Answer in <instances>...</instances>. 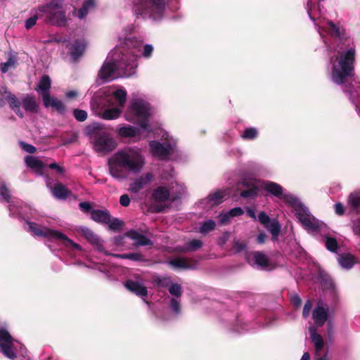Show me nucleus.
Returning a JSON list of instances; mask_svg holds the SVG:
<instances>
[{
  "mask_svg": "<svg viewBox=\"0 0 360 360\" xmlns=\"http://www.w3.org/2000/svg\"><path fill=\"white\" fill-rule=\"evenodd\" d=\"M121 60V62H117L115 59H110V56H108L99 72V77L104 82L113 80L120 76L129 77L134 72L137 65L136 56L134 53L127 60H125L122 55Z\"/></svg>",
  "mask_w": 360,
  "mask_h": 360,
  "instance_id": "5",
  "label": "nucleus"
},
{
  "mask_svg": "<svg viewBox=\"0 0 360 360\" xmlns=\"http://www.w3.org/2000/svg\"><path fill=\"white\" fill-rule=\"evenodd\" d=\"M338 262L345 269H350L355 263L354 257L349 254H342L338 257Z\"/></svg>",
  "mask_w": 360,
  "mask_h": 360,
  "instance_id": "33",
  "label": "nucleus"
},
{
  "mask_svg": "<svg viewBox=\"0 0 360 360\" xmlns=\"http://www.w3.org/2000/svg\"><path fill=\"white\" fill-rule=\"evenodd\" d=\"M126 45L128 48L134 49V51L140 53L143 48L142 56L146 58H148L151 56L153 51V47L150 44H146L143 46L141 41H138L134 39H126Z\"/></svg>",
  "mask_w": 360,
  "mask_h": 360,
  "instance_id": "17",
  "label": "nucleus"
},
{
  "mask_svg": "<svg viewBox=\"0 0 360 360\" xmlns=\"http://www.w3.org/2000/svg\"><path fill=\"white\" fill-rule=\"evenodd\" d=\"M51 79L49 76L44 75L41 78V79L37 85V88L36 89L41 95L42 98L44 97V94H46V95L49 94V91L51 88Z\"/></svg>",
  "mask_w": 360,
  "mask_h": 360,
  "instance_id": "27",
  "label": "nucleus"
},
{
  "mask_svg": "<svg viewBox=\"0 0 360 360\" xmlns=\"http://www.w3.org/2000/svg\"><path fill=\"white\" fill-rule=\"evenodd\" d=\"M153 110L150 105L141 98H133L125 115L127 120L137 123L141 129L147 132L148 129V117Z\"/></svg>",
  "mask_w": 360,
  "mask_h": 360,
  "instance_id": "6",
  "label": "nucleus"
},
{
  "mask_svg": "<svg viewBox=\"0 0 360 360\" xmlns=\"http://www.w3.org/2000/svg\"><path fill=\"white\" fill-rule=\"evenodd\" d=\"M39 11L45 13L47 20L53 25L62 26L65 24V11L62 3L58 0L53 1L46 6L39 7Z\"/></svg>",
  "mask_w": 360,
  "mask_h": 360,
  "instance_id": "11",
  "label": "nucleus"
},
{
  "mask_svg": "<svg viewBox=\"0 0 360 360\" xmlns=\"http://www.w3.org/2000/svg\"><path fill=\"white\" fill-rule=\"evenodd\" d=\"M140 133V129L130 126L127 125L122 127L119 129L118 134L120 136L124 138H131L135 137Z\"/></svg>",
  "mask_w": 360,
  "mask_h": 360,
  "instance_id": "28",
  "label": "nucleus"
},
{
  "mask_svg": "<svg viewBox=\"0 0 360 360\" xmlns=\"http://www.w3.org/2000/svg\"><path fill=\"white\" fill-rule=\"evenodd\" d=\"M94 0H86L83 6L79 10L77 11H75L74 15H77L78 18L82 19L86 15L89 10L94 7Z\"/></svg>",
  "mask_w": 360,
  "mask_h": 360,
  "instance_id": "35",
  "label": "nucleus"
},
{
  "mask_svg": "<svg viewBox=\"0 0 360 360\" xmlns=\"http://www.w3.org/2000/svg\"><path fill=\"white\" fill-rule=\"evenodd\" d=\"M328 317V308L323 307V304H319L313 311V319L318 326L324 324Z\"/></svg>",
  "mask_w": 360,
  "mask_h": 360,
  "instance_id": "20",
  "label": "nucleus"
},
{
  "mask_svg": "<svg viewBox=\"0 0 360 360\" xmlns=\"http://www.w3.org/2000/svg\"><path fill=\"white\" fill-rule=\"evenodd\" d=\"M105 224L108 225L110 229L117 231L121 229L123 225V221L117 218H112L109 215L108 220H107Z\"/></svg>",
  "mask_w": 360,
  "mask_h": 360,
  "instance_id": "40",
  "label": "nucleus"
},
{
  "mask_svg": "<svg viewBox=\"0 0 360 360\" xmlns=\"http://www.w3.org/2000/svg\"><path fill=\"white\" fill-rule=\"evenodd\" d=\"M326 32L333 37L338 39L342 44H338L335 58L331 57L330 62L333 65L331 79L338 84H342L353 75L355 60V49L350 39L345 37V30L330 20L319 21V32L323 37Z\"/></svg>",
  "mask_w": 360,
  "mask_h": 360,
  "instance_id": "1",
  "label": "nucleus"
},
{
  "mask_svg": "<svg viewBox=\"0 0 360 360\" xmlns=\"http://www.w3.org/2000/svg\"><path fill=\"white\" fill-rule=\"evenodd\" d=\"M111 255L117 258L128 259L133 261L143 260L142 255L136 252L129 254H112Z\"/></svg>",
  "mask_w": 360,
  "mask_h": 360,
  "instance_id": "38",
  "label": "nucleus"
},
{
  "mask_svg": "<svg viewBox=\"0 0 360 360\" xmlns=\"http://www.w3.org/2000/svg\"><path fill=\"white\" fill-rule=\"evenodd\" d=\"M109 213L107 211L94 210L91 213V219L97 222L105 224L108 220Z\"/></svg>",
  "mask_w": 360,
  "mask_h": 360,
  "instance_id": "34",
  "label": "nucleus"
},
{
  "mask_svg": "<svg viewBox=\"0 0 360 360\" xmlns=\"http://www.w3.org/2000/svg\"><path fill=\"white\" fill-rule=\"evenodd\" d=\"M257 136V131L255 128H248L246 129L242 137L243 139H253Z\"/></svg>",
  "mask_w": 360,
  "mask_h": 360,
  "instance_id": "45",
  "label": "nucleus"
},
{
  "mask_svg": "<svg viewBox=\"0 0 360 360\" xmlns=\"http://www.w3.org/2000/svg\"><path fill=\"white\" fill-rule=\"evenodd\" d=\"M165 10V0H139L134 4L136 15H148L153 20L162 18Z\"/></svg>",
  "mask_w": 360,
  "mask_h": 360,
  "instance_id": "8",
  "label": "nucleus"
},
{
  "mask_svg": "<svg viewBox=\"0 0 360 360\" xmlns=\"http://www.w3.org/2000/svg\"><path fill=\"white\" fill-rule=\"evenodd\" d=\"M73 114L77 120L79 122L84 121L87 117L86 112L82 110H75Z\"/></svg>",
  "mask_w": 360,
  "mask_h": 360,
  "instance_id": "46",
  "label": "nucleus"
},
{
  "mask_svg": "<svg viewBox=\"0 0 360 360\" xmlns=\"http://www.w3.org/2000/svg\"><path fill=\"white\" fill-rule=\"evenodd\" d=\"M77 92L75 90L69 91L66 93V96L69 98H72L77 96Z\"/></svg>",
  "mask_w": 360,
  "mask_h": 360,
  "instance_id": "61",
  "label": "nucleus"
},
{
  "mask_svg": "<svg viewBox=\"0 0 360 360\" xmlns=\"http://www.w3.org/2000/svg\"><path fill=\"white\" fill-rule=\"evenodd\" d=\"M86 134L89 136L96 151L108 153L116 147L115 141L110 137L106 131L98 123H94L86 127Z\"/></svg>",
  "mask_w": 360,
  "mask_h": 360,
  "instance_id": "7",
  "label": "nucleus"
},
{
  "mask_svg": "<svg viewBox=\"0 0 360 360\" xmlns=\"http://www.w3.org/2000/svg\"><path fill=\"white\" fill-rule=\"evenodd\" d=\"M0 196L6 200L10 198L9 191L4 186L0 187Z\"/></svg>",
  "mask_w": 360,
  "mask_h": 360,
  "instance_id": "51",
  "label": "nucleus"
},
{
  "mask_svg": "<svg viewBox=\"0 0 360 360\" xmlns=\"http://www.w3.org/2000/svg\"><path fill=\"white\" fill-rule=\"evenodd\" d=\"M171 307L176 313H178L179 311V310H180L179 303L175 299H172V301H171Z\"/></svg>",
  "mask_w": 360,
  "mask_h": 360,
  "instance_id": "57",
  "label": "nucleus"
},
{
  "mask_svg": "<svg viewBox=\"0 0 360 360\" xmlns=\"http://www.w3.org/2000/svg\"><path fill=\"white\" fill-rule=\"evenodd\" d=\"M243 185L247 188V189L241 192L240 195L242 197L254 198L257 195L258 186L255 181H251L250 184L244 182Z\"/></svg>",
  "mask_w": 360,
  "mask_h": 360,
  "instance_id": "29",
  "label": "nucleus"
},
{
  "mask_svg": "<svg viewBox=\"0 0 360 360\" xmlns=\"http://www.w3.org/2000/svg\"><path fill=\"white\" fill-rule=\"evenodd\" d=\"M245 245L243 243H240L239 242H236V248L238 250L240 251L245 248Z\"/></svg>",
  "mask_w": 360,
  "mask_h": 360,
  "instance_id": "64",
  "label": "nucleus"
},
{
  "mask_svg": "<svg viewBox=\"0 0 360 360\" xmlns=\"http://www.w3.org/2000/svg\"><path fill=\"white\" fill-rule=\"evenodd\" d=\"M291 301L295 306H300L302 302L301 299L297 295H295L291 297Z\"/></svg>",
  "mask_w": 360,
  "mask_h": 360,
  "instance_id": "59",
  "label": "nucleus"
},
{
  "mask_svg": "<svg viewBox=\"0 0 360 360\" xmlns=\"http://www.w3.org/2000/svg\"><path fill=\"white\" fill-rule=\"evenodd\" d=\"M0 351L6 357L13 359L17 354L23 356H25L27 351L17 340L12 338L8 331L0 330Z\"/></svg>",
  "mask_w": 360,
  "mask_h": 360,
  "instance_id": "10",
  "label": "nucleus"
},
{
  "mask_svg": "<svg viewBox=\"0 0 360 360\" xmlns=\"http://www.w3.org/2000/svg\"><path fill=\"white\" fill-rule=\"evenodd\" d=\"M162 137L166 141L163 143H160L156 141H151L150 143V147L153 154L160 159H166L167 155L173 151L175 146V142L172 140H169V135L167 132L162 131Z\"/></svg>",
  "mask_w": 360,
  "mask_h": 360,
  "instance_id": "12",
  "label": "nucleus"
},
{
  "mask_svg": "<svg viewBox=\"0 0 360 360\" xmlns=\"http://www.w3.org/2000/svg\"><path fill=\"white\" fill-rule=\"evenodd\" d=\"M169 197V191L165 187L160 186L153 192V198L157 201L164 202Z\"/></svg>",
  "mask_w": 360,
  "mask_h": 360,
  "instance_id": "32",
  "label": "nucleus"
},
{
  "mask_svg": "<svg viewBox=\"0 0 360 360\" xmlns=\"http://www.w3.org/2000/svg\"><path fill=\"white\" fill-rule=\"evenodd\" d=\"M51 192L56 198L61 200L67 198L71 194V191L60 183L56 184Z\"/></svg>",
  "mask_w": 360,
  "mask_h": 360,
  "instance_id": "25",
  "label": "nucleus"
},
{
  "mask_svg": "<svg viewBox=\"0 0 360 360\" xmlns=\"http://www.w3.org/2000/svg\"><path fill=\"white\" fill-rule=\"evenodd\" d=\"M0 95L3 97V100H6L11 108L20 117H23L22 112L20 110L21 103L18 100L16 96L9 91H8L6 87L0 86Z\"/></svg>",
  "mask_w": 360,
  "mask_h": 360,
  "instance_id": "16",
  "label": "nucleus"
},
{
  "mask_svg": "<svg viewBox=\"0 0 360 360\" xmlns=\"http://www.w3.org/2000/svg\"><path fill=\"white\" fill-rule=\"evenodd\" d=\"M120 203L124 207L129 206L130 203V198L127 195H122L120 198Z\"/></svg>",
  "mask_w": 360,
  "mask_h": 360,
  "instance_id": "52",
  "label": "nucleus"
},
{
  "mask_svg": "<svg viewBox=\"0 0 360 360\" xmlns=\"http://www.w3.org/2000/svg\"><path fill=\"white\" fill-rule=\"evenodd\" d=\"M126 237L134 240V245L137 246H146L152 245V243L149 238L134 230L129 231L123 236L115 237L114 238V242L117 245H124L123 240Z\"/></svg>",
  "mask_w": 360,
  "mask_h": 360,
  "instance_id": "13",
  "label": "nucleus"
},
{
  "mask_svg": "<svg viewBox=\"0 0 360 360\" xmlns=\"http://www.w3.org/2000/svg\"><path fill=\"white\" fill-rule=\"evenodd\" d=\"M42 100L46 108L51 107L60 112L65 111V106L63 103L58 99L51 97L50 94H44Z\"/></svg>",
  "mask_w": 360,
  "mask_h": 360,
  "instance_id": "22",
  "label": "nucleus"
},
{
  "mask_svg": "<svg viewBox=\"0 0 360 360\" xmlns=\"http://www.w3.org/2000/svg\"><path fill=\"white\" fill-rule=\"evenodd\" d=\"M250 262H252L259 267L263 269H272L274 268V265L269 260L267 256L261 252H255L252 254V260Z\"/></svg>",
  "mask_w": 360,
  "mask_h": 360,
  "instance_id": "18",
  "label": "nucleus"
},
{
  "mask_svg": "<svg viewBox=\"0 0 360 360\" xmlns=\"http://www.w3.org/2000/svg\"><path fill=\"white\" fill-rule=\"evenodd\" d=\"M229 215L231 218L237 216H240L243 214V210L240 207H235L229 211Z\"/></svg>",
  "mask_w": 360,
  "mask_h": 360,
  "instance_id": "50",
  "label": "nucleus"
},
{
  "mask_svg": "<svg viewBox=\"0 0 360 360\" xmlns=\"http://www.w3.org/2000/svg\"><path fill=\"white\" fill-rule=\"evenodd\" d=\"M348 205L354 210L360 207V191H354L349 195Z\"/></svg>",
  "mask_w": 360,
  "mask_h": 360,
  "instance_id": "37",
  "label": "nucleus"
},
{
  "mask_svg": "<svg viewBox=\"0 0 360 360\" xmlns=\"http://www.w3.org/2000/svg\"><path fill=\"white\" fill-rule=\"evenodd\" d=\"M266 238V235L264 233H260L257 238V240L259 243H264L265 242Z\"/></svg>",
  "mask_w": 360,
  "mask_h": 360,
  "instance_id": "60",
  "label": "nucleus"
},
{
  "mask_svg": "<svg viewBox=\"0 0 360 360\" xmlns=\"http://www.w3.org/2000/svg\"><path fill=\"white\" fill-rule=\"evenodd\" d=\"M309 332L316 351H321L323 347V341L322 337L320 335L316 333V329L314 328V327H310Z\"/></svg>",
  "mask_w": 360,
  "mask_h": 360,
  "instance_id": "31",
  "label": "nucleus"
},
{
  "mask_svg": "<svg viewBox=\"0 0 360 360\" xmlns=\"http://www.w3.org/2000/svg\"><path fill=\"white\" fill-rule=\"evenodd\" d=\"M125 287L136 295L145 297L148 294L147 288L141 283L134 281H127Z\"/></svg>",
  "mask_w": 360,
  "mask_h": 360,
  "instance_id": "21",
  "label": "nucleus"
},
{
  "mask_svg": "<svg viewBox=\"0 0 360 360\" xmlns=\"http://www.w3.org/2000/svg\"><path fill=\"white\" fill-rule=\"evenodd\" d=\"M326 248L331 252H335L338 248L336 239L333 237L328 236V235L326 236Z\"/></svg>",
  "mask_w": 360,
  "mask_h": 360,
  "instance_id": "41",
  "label": "nucleus"
},
{
  "mask_svg": "<svg viewBox=\"0 0 360 360\" xmlns=\"http://www.w3.org/2000/svg\"><path fill=\"white\" fill-rule=\"evenodd\" d=\"M49 167L51 169H55L56 172L59 174H63L64 173V169L60 167L59 165H58L56 162L51 163L49 165Z\"/></svg>",
  "mask_w": 360,
  "mask_h": 360,
  "instance_id": "54",
  "label": "nucleus"
},
{
  "mask_svg": "<svg viewBox=\"0 0 360 360\" xmlns=\"http://www.w3.org/2000/svg\"><path fill=\"white\" fill-rule=\"evenodd\" d=\"M25 161L27 167L34 169L36 172L41 173L44 165L38 158L27 156Z\"/></svg>",
  "mask_w": 360,
  "mask_h": 360,
  "instance_id": "26",
  "label": "nucleus"
},
{
  "mask_svg": "<svg viewBox=\"0 0 360 360\" xmlns=\"http://www.w3.org/2000/svg\"><path fill=\"white\" fill-rule=\"evenodd\" d=\"M81 233L92 244L95 245L99 251H103L101 240L95 235L93 231L86 227L80 229Z\"/></svg>",
  "mask_w": 360,
  "mask_h": 360,
  "instance_id": "23",
  "label": "nucleus"
},
{
  "mask_svg": "<svg viewBox=\"0 0 360 360\" xmlns=\"http://www.w3.org/2000/svg\"><path fill=\"white\" fill-rule=\"evenodd\" d=\"M127 93L115 86L103 88L93 98L91 105L95 112L105 120L120 117L126 103Z\"/></svg>",
  "mask_w": 360,
  "mask_h": 360,
  "instance_id": "2",
  "label": "nucleus"
},
{
  "mask_svg": "<svg viewBox=\"0 0 360 360\" xmlns=\"http://www.w3.org/2000/svg\"><path fill=\"white\" fill-rule=\"evenodd\" d=\"M264 188L273 195L288 202L296 210V216L302 224L309 231H320L321 224L302 208L300 201L289 193H283V188L274 182L266 181L263 183Z\"/></svg>",
  "mask_w": 360,
  "mask_h": 360,
  "instance_id": "4",
  "label": "nucleus"
},
{
  "mask_svg": "<svg viewBox=\"0 0 360 360\" xmlns=\"http://www.w3.org/2000/svg\"><path fill=\"white\" fill-rule=\"evenodd\" d=\"M259 221L271 233L274 240H276L281 231V226L276 219L271 220L264 212H261L258 214Z\"/></svg>",
  "mask_w": 360,
  "mask_h": 360,
  "instance_id": "14",
  "label": "nucleus"
},
{
  "mask_svg": "<svg viewBox=\"0 0 360 360\" xmlns=\"http://www.w3.org/2000/svg\"><path fill=\"white\" fill-rule=\"evenodd\" d=\"M169 291L172 295L176 297H179L181 295V288L179 284H172L169 287Z\"/></svg>",
  "mask_w": 360,
  "mask_h": 360,
  "instance_id": "47",
  "label": "nucleus"
},
{
  "mask_svg": "<svg viewBox=\"0 0 360 360\" xmlns=\"http://www.w3.org/2000/svg\"><path fill=\"white\" fill-rule=\"evenodd\" d=\"M22 108L28 112H37L38 108L35 98L32 96H27L22 99Z\"/></svg>",
  "mask_w": 360,
  "mask_h": 360,
  "instance_id": "30",
  "label": "nucleus"
},
{
  "mask_svg": "<svg viewBox=\"0 0 360 360\" xmlns=\"http://www.w3.org/2000/svg\"><path fill=\"white\" fill-rule=\"evenodd\" d=\"M16 59L13 56H11L6 63L1 64V70L5 73L10 69L15 68Z\"/></svg>",
  "mask_w": 360,
  "mask_h": 360,
  "instance_id": "43",
  "label": "nucleus"
},
{
  "mask_svg": "<svg viewBox=\"0 0 360 360\" xmlns=\"http://www.w3.org/2000/svg\"><path fill=\"white\" fill-rule=\"evenodd\" d=\"M353 231L356 235L360 236V219L356 220L353 222L352 226Z\"/></svg>",
  "mask_w": 360,
  "mask_h": 360,
  "instance_id": "55",
  "label": "nucleus"
},
{
  "mask_svg": "<svg viewBox=\"0 0 360 360\" xmlns=\"http://www.w3.org/2000/svg\"><path fill=\"white\" fill-rule=\"evenodd\" d=\"M231 218V215H229V212H226L224 213H221L219 216V222L221 224H226L229 219Z\"/></svg>",
  "mask_w": 360,
  "mask_h": 360,
  "instance_id": "49",
  "label": "nucleus"
},
{
  "mask_svg": "<svg viewBox=\"0 0 360 360\" xmlns=\"http://www.w3.org/2000/svg\"><path fill=\"white\" fill-rule=\"evenodd\" d=\"M145 164L146 160L141 150L132 147L118 150L108 161L110 175L120 180L124 179L127 173H140Z\"/></svg>",
  "mask_w": 360,
  "mask_h": 360,
  "instance_id": "3",
  "label": "nucleus"
},
{
  "mask_svg": "<svg viewBox=\"0 0 360 360\" xmlns=\"http://www.w3.org/2000/svg\"><path fill=\"white\" fill-rule=\"evenodd\" d=\"M216 224L214 221L212 219H209L201 224L199 228V232L201 233H207L211 231L214 230L215 228Z\"/></svg>",
  "mask_w": 360,
  "mask_h": 360,
  "instance_id": "39",
  "label": "nucleus"
},
{
  "mask_svg": "<svg viewBox=\"0 0 360 360\" xmlns=\"http://www.w3.org/2000/svg\"><path fill=\"white\" fill-rule=\"evenodd\" d=\"M20 145L22 149H23L25 151L29 153H34L36 151V148L32 145L24 142H20Z\"/></svg>",
  "mask_w": 360,
  "mask_h": 360,
  "instance_id": "48",
  "label": "nucleus"
},
{
  "mask_svg": "<svg viewBox=\"0 0 360 360\" xmlns=\"http://www.w3.org/2000/svg\"><path fill=\"white\" fill-rule=\"evenodd\" d=\"M80 208L86 212H88L91 210V205L87 202H83L79 203Z\"/></svg>",
  "mask_w": 360,
  "mask_h": 360,
  "instance_id": "58",
  "label": "nucleus"
},
{
  "mask_svg": "<svg viewBox=\"0 0 360 360\" xmlns=\"http://www.w3.org/2000/svg\"><path fill=\"white\" fill-rule=\"evenodd\" d=\"M41 13H43L42 12H39V8L35 11V13L34 15L28 18L26 21H25V27L26 29L29 30L30 28H32L37 22V20H38L39 18L41 17L42 15Z\"/></svg>",
  "mask_w": 360,
  "mask_h": 360,
  "instance_id": "42",
  "label": "nucleus"
},
{
  "mask_svg": "<svg viewBox=\"0 0 360 360\" xmlns=\"http://www.w3.org/2000/svg\"><path fill=\"white\" fill-rule=\"evenodd\" d=\"M229 237V234L226 233L221 238H219V243L220 245H224L226 243V241L228 240Z\"/></svg>",
  "mask_w": 360,
  "mask_h": 360,
  "instance_id": "63",
  "label": "nucleus"
},
{
  "mask_svg": "<svg viewBox=\"0 0 360 360\" xmlns=\"http://www.w3.org/2000/svg\"><path fill=\"white\" fill-rule=\"evenodd\" d=\"M247 213L254 220H257V217H256V214H255V211L253 210H252L250 208H248L247 209Z\"/></svg>",
  "mask_w": 360,
  "mask_h": 360,
  "instance_id": "62",
  "label": "nucleus"
},
{
  "mask_svg": "<svg viewBox=\"0 0 360 360\" xmlns=\"http://www.w3.org/2000/svg\"><path fill=\"white\" fill-rule=\"evenodd\" d=\"M86 48V42L84 40L76 41L70 47V55L74 60L80 57Z\"/></svg>",
  "mask_w": 360,
  "mask_h": 360,
  "instance_id": "24",
  "label": "nucleus"
},
{
  "mask_svg": "<svg viewBox=\"0 0 360 360\" xmlns=\"http://www.w3.org/2000/svg\"><path fill=\"white\" fill-rule=\"evenodd\" d=\"M169 264L174 268L193 269L196 268L197 262L193 259L176 257L169 261Z\"/></svg>",
  "mask_w": 360,
  "mask_h": 360,
  "instance_id": "19",
  "label": "nucleus"
},
{
  "mask_svg": "<svg viewBox=\"0 0 360 360\" xmlns=\"http://www.w3.org/2000/svg\"><path fill=\"white\" fill-rule=\"evenodd\" d=\"M202 243L200 240L194 239L188 242L184 250L195 251L201 248Z\"/></svg>",
  "mask_w": 360,
  "mask_h": 360,
  "instance_id": "44",
  "label": "nucleus"
},
{
  "mask_svg": "<svg viewBox=\"0 0 360 360\" xmlns=\"http://www.w3.org/2000/svg\"><path fill=\"white\" fill-rule=\"evenodd\" d=\"M27 224L30 231L37 236L62 241L65 245L68 247H72L78 250H81L82 249L79 244L75 243L60 231L41 226L33 222H28Z\"/></svg>",
  "mask_w": 360,
  "mask_h": 360,
  "instance_id": "9",
  "label": "nucleus"
},
{
  "mask_svg": "<svg viewBox=\"0 0 360 360\" xmlns=\"http://www.w3.org/2000/svg\"><path fill=\"white\" fill-rule=\"evenodd\" d=\"M311 308V303L309 300L307 301L304 306L303 309V316L304 317H307L309 315L310 310Z\"/></svg>",
  "mask_w": 360,
  "mask_h": 360,
  "instance_id": "53",
  "label": "nucleus"
},
{
  "mask_svg": "<svg viewBox=\"0 0 360 360\" xmlns=\"http://www.w3.org/2000/svg\"><path fill=\"white\" fill-rule=\"evenodd\" d=\"M335 210L336 214L342 215L344 213L345 209L342 203L338 202L335 205Z\"/></svg>",
  "mask_w": 360,
  "mask_h": 360,
  "instance_id": "56",
  "label": "nucleus"
},
{
  "mask_svg": "<svg viewBox=\"0 0 360 360\" xmlns=\"http://www.w3.org/2000/svg\"><path fill=\"white\" fill-rule=\"evenodd\" d=\"M226 195L227 193L225 191H218L213 195H210L207 200L211 206H214L221 203Z\"/></svg>",
  "mask_w": 360,
  "mask_h": 360,
  "instance_id": "36",
  "label": "nucleus"
},
{
  "mask_svg": "<svg viewBox=\"0 0 360 360\" xmlns=\"http://www.w3.org/2000/svg\"><path fill=\"white\" fill-rule=\"evenodd\" d=\"M154 176L151 172H147L136 178L129 186V191L137 193L145 188L153 180Z\"/></svg>",
  "mask_w": 360,
  "mask_h": 360,
  "instance_id": "15",
  "label": "nucleus"
}]
</instances>
